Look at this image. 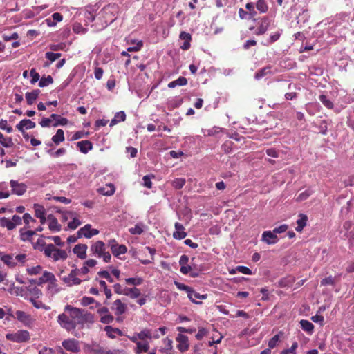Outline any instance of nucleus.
Instances as JSON below:
<instances>
[{"label":"nucleus","mask_w":354,"mask_h":354,"mask_svg":"<svg viewBox=\"0 0 354 354\" xmlns=\"http://www.w3.org/2000/svg\"><path fill=\"white\" fill-rule=\"evenodd\" d=\"M57 322L62 328L68 332H72L77 325H81L83 328L85 324H93L95 317L91 313L84 309L68 304L64 307V313L58 315Z\"/></svg>","instance_id":"f257e3e1"},{"label":"nucleus","mask_w":354,"mask_h":354,"mask_svg":"<svg viewBox=\"0 0 354 354\" xmlns=\"http://www.w3.org/2000/svg\"><path fill=\"white\" fill-rule=\"evenodd\" d=\"M37 249L44 252L45 257L54 262L64 261L68 258L66 250L56 247L53 243H46L43 239L37 241Z\"/></svg>","instance_id":"f03ea898"},{"label":"nucleus","mask_w":354,"mask_h":354,"mask_svg":"<svg viewBox=\"0 0 354 354\" xmlns=\"http://www.w3.org/2000/svg\"><path fill=\"white\" fill-rule=\"evenodd\" d=\"M90 251L93 255L98 258H103L104 262L108 263L111 261V255L109 252H106L105 243L102 241H97L90 247Z\"/></svg>","instance_id":"7ed1b4c3"},{"label":"nucleus","mask_w":354,"mask_h":354,"mask_svg":"<svg viewBox=\"0 0 354 354\" xmlns=\"http://www.w3.org/2000/svg\"><path fill=\"white\" fill-rule=\"evenodd\" d=\"M6 338L13 342L24 343L30 340V335L28 330H19L15 333L6 334Z\"/></svg>","instance_id":"20e7f679"},{"label":"nucleus","mask_w":354,"mask_h":354,"mask_svg":"<svg viewBox=\"0 0 354 354\" xmlns=\"http://www.w3.org/2000/svg\"><path fill=\"white\" fill-rule=\"evenodd\" d=\"M48 283V288L57 286V279L53 273L45 270L41 277L38 278L34 283H37L38 286H42L44 283Z\"/></svg>","instance_id":"39448f33"},{"label":"nucleus","mask_w":354,"mask_h":354,"mask_svg":"<svg viewBox=\"0 0 354 354\" xmlns=\"http://www.w3.org/2000/svg\"><path fill=\"white\" fill-rule=\"evenodd\" d=\"M96 306L99 307L97 313L100 316V322L109 324L114 320V317L110 313L109 310L106 306H101V304L96 302Z\"/></svg>","instance_id":"423d86ee"},{"label":"nucleus","mask_w":354,"mask_h":354,"mask_svg":"<svg viewBox=\"0 0 354 354\" xmlns=\"http://www.w3.org/2000/svg\"><path fill=\"white\" fill-rule=\"evenodd\" d=\"M111 309L114 313L116 317L117 322H122V319L121 318V315L125 313L127 310V304L122 302L121 299H118L113 301L111 306Z\"/></svg>","instance_id":"0eeeda50"},{"label":"nucleus","mask_w":354,"mask_h":354,"mask_svg":"<svg viewBox=\"0 0 354 354\" xmlns=\"http://www.w3.org/2000/svg\"><path fill=\"white\" fill-rule=\"evenodd\" d=\"M15 319L22 323L25 326L30 328L35 319L32 316L24 311L17 310L15 312Z\"/></svg>","instance_id":"6e6552de"},{"label":"nucleus","mask_w":354,"mask_h":354,"mask_svg":"<svg viewBox=\"0 0 354 354\" xmlns=\"http://www.w3.org/2000/svg\"><path fill=\"white\" fill-rule=\"evenodd\" d=\"M62 348L72 353H78L80 351V342L74 338L64 339L62 342Z\"/></svg>","instance_id":"1a4fd4ad"},{"label":"nucleus","mask_w":354,"mask_h":354,"mask_svg":"<svg viewBox=\"0 0 354 354\" xmlns=\"http://www.w3.org/2000/svg\"><path fill=\"white\" fill-rule=\"evenodd\" d=\"M78 271L75 269L71 270L69 274L66 277H63V281L69 286L74 285H80L82 282V279L77 277L78 276Z\"/></svg>","instance_id":"9d476101"},{"label":"nucleus","mask_w":354,"mask_h":354,"mask_svg":"<svg viewBox=\"0 0 354 354\" xmlns=\"http://www.w3.org/2000/svg\"><path fill=\"white\" fill-rule=\"evenodd\" d=\"M10 185L12 189V194L17 196L23 195L27 189V186L24 183H19L17 180H11Z\"/></svg>","instance_id":"9b49d317"},{"label":"nucleus","mask_w":354,"mask_h":354,"mask_svg":"<svg viewBox=\"0 0 354 354\" xmlns=\"http://www.w3.org/2000/svg\"><path fill=\"white\" fill-rule=\"evenodd\" d=\"M258 26L254 32L257 35H264L270 25V20L268 17H263L258 22Z\"/></svg>","instance_id":"f8f14e48"},{"label":"nucleus","mask_w":354,"mask_h":354,"mask_svg":"<svg viewBox=\"0 0 354 354\" xmlns=\"http://www.w3.org/2000/svg\"><path fill=\"white\" fill-rule=\"evenodd\" d=\"M99 234V230L97 229H92L90 224L84 225L77 231L78 237L84 236L85 238L90 239L92 236Z\"/></svg>","instance_id":"ddd939ff"},{"label":"nucleus","mask_w":354,"mask_h":354,"mask_svg":"<svg viewBox=\"0 0 354 354\" xmlns=\"http://www.w3.org/2000/svg\"><path fill=\"white\" fill-rule=\"evenodd\" d=\"M118 12V7L115 3L109 4L104 6L102 10V13L105 17L109 15L112 16V18L110 19L111 21H113L115 19V16L117 15Z\"/></svg>","instance_id":"4468645a"},{"label":"nucleus","mask_w":354,"mask_h":354,"mask_svg":"<svg viewBox=\"0 0 354 354\" xmlns=\"http://www.w3.org/2000/svg\"><path fill=\"white\" fill-rule=\"evenodd\" d=\"M176 341L178 342L177 348L179 351L184 352L189 349L188 337L180 333L178 334Z\"/></svg>","instance_id":"2eb2a0df"},{"label":"nucleus","mask_w":354,"mask_h":354,"mask_svg":"<svg viewBox=\"0 0 354 354\" xmlns=\"http://www.w3.org/2000/svg\"><path fill=\"white\" fill-rule=\"evenodd\" d=\"M87 245L80 243L75 245L73 249V252L74 254L77 255V257L81 259H84L86 258V250H87Z\"/></svg>","instance_id":"dca6fc26"},{"label":"nucleus","mask_w":354,"mask_h":354,"mask_svg":"<svg viewBox=\"0 0 354 354\" xmlns=\"http://www.w3.org/2000/svg\"><path fill=\"white\" fill-rule=\"evenodd\" d=\"M262 241L269 245L274 244L278 241V237L274 231H265L262 234Z\"/></svg>","instance_id":"f3484780"},{"label":"nucleus","mask_w":354,"mask_h":354,"mask_svg":"<svg viewBox=\"0 0 354 354\" xmlns=\"http://www.w3.org/2000/svg\"><path fill=\"white\" fill-rule=\"evenodd\" d=\"M48 221V228L51 232H59L62 226L59 224L57 219L53 215L49 214L47 217Z\"/></svg>","instance_id":"a211bd4d"},{"label":"nucleus","mask_w":354,"mask_h":354,"mask_svg":"<svg viewBox=\"0 0 354 354\" xmlns=\"http://www.w3.org/2000/svg\"><path fill=\"white\" fill-rule=\"evenodd\" d=\"M176 231L173 233V237L176 239L181 240L186 237L187 233L185 232L184 226L176 222L175 223Z\"/></svg>","instance_id":"6ab92c4d"},{"label":"nucleus","mask_w":354,"mask_h":354,"mask_svg":"<svg viewBox=\"0 0 354 354\" xmlns=\"http://www.w3.org/2000/svg\"><path fill=\"white\" fill-rule=\"evenodd\" d=\"M36 126L35 122H32L29 119H24L21 120L17 125L16 128L19 131H23V129H31L35 128Z\"/></svg>","instance_id":"aec40b11"},{"label":"nucleus","mask_w":354,"mask_h":354,"mask_svg":"<svg viewBox=\"0 0 354 354\" xmlns=\"http://www.w3.org/2000/svg\"><path fill=\"white\" fill-rule=\"evenodd\" d=\"M77 147H78L80 152L86 154L93 149V144L91 141L85 140L77 142Z\"/></svg>","instance_id":"412c9836"},{"label":"nucleus","mask_w":354,"mask_h":354,"mask_svg":"<svg viewBox=\"0 0 354 354\" xmlns=\"http://www.w3.org/2000/svg\"><path fill=\"white\" fill-rule=\"evenodd\" d=\"M187 296L193 303L197 304H201V301H196V299H205L207 297V295H201L198 292H196L193 288L189 290L187 293Z\"/></svg>","instance_id":"4be33fe9"},{"label":"nucleus","mask_w":354,"mask_h":354,"mask_svg":"<svg viewBox=\"0 0 354 354\" xmlns=\"http://www.w3.org/2000/svg\"><path fill=\"white\" fill-rule=\"evenodd\" d=\"M308 221V216L304 214H299V218L297 221V226L295 227L297 232H301L306 227Z\"/></svg>","instance_id":"5701e85b"},{"label":"nucleus","mask_w":354,"mask_h":354,"mask_svg":"<svg viewBox=\"0 0 354 354\" xmlns=\"http://www.w3.org/2000/svg\"><path fill=\"white\" fill-rule=\"evenodd\" d=\"M1 260L9 268H15L17 266V262L12 254H1Z\"/></svg>","instance_id":"b1692460"},{"label":"nucleus","mask_w":354,"mask_h":354,"mask_svg":"<svg viewBox=\"0 0 354 354\" xmlns=\"http://www.w3.org/2000/svg\"><path fill=\"white\" fill-rule=\"evenodd\" d=\"M163 343L165 344L164 347H162L159 349V351L164 354H172L171 351L173 348V342L171 339H169L168 337H166L163 339Z\"/></svg>","instance_id":"393cba45"},{"label":"nucleus","mask_w":354,"mask_h":354,"mask_svg":"<svg viewBox=\"0 0 354 354\" xmlns=\"http://www.w3.org/2000/svg\"><path fill=\"white\" fill-rule=\"evenodd\" d=\"M40 92V90L35 89L31 92L26 93L25 97L27 101V104L28 105H32L38 97Z\"/></svg>","instance_id":"a878e982"},{"label":"nucleus","mask_w":354,"mask_h":354,"mask_svg":"<svg viewBox=\"0 0 354 354\" xmlns=\"http://www.w3.org/2000/svg\"><path fill=\"white\" fill-rule=\"evenodd\" d=\"M50 118H52V120H53L55 121V122L54 124H53V127H57L58 125L64 126V125H66L68 122L67 118H63L61 115L55 114V113L51 114Z\"/></svg>","instance_id":"bb28decb"},{"label":"nucleus","mask_w":354,"mask_h":354,"mask_svg":"<svg viewBox=\"0 0 354 354\" xmlns=\"http://www.w3.org/2000/svg\"><path fill=\"white\" fill-rule=\"evenodd\" d=\"M257 10L261 14H265L268 11L269 7L266 0H257L255 3Z\"/></svg>","instance_id":"cd10ccee"},{"label":"nucleus","mask_w":354,"mask_h":354,"mask_svg":"<svg viewBox=\"0 0 354 354\" xmlns=\"http://www.w3.org/2000/svg\"><path fill=\"white\" fill-rule=\"evenodd\" d=\"M104 331L106 333L107 336L111 339H114L115 335H122V331L119 328H113L111 326H105Z\"/></svg>","instance_id":"c85d7f7f"},{"label":"nucleus","mask_w":354,"mask_h":354,"mask_svg":"<svg viewBox=\"0 0 354 354\" xmlns=\"http://www.w3.org/2000/svg\"><path fill=\"white\" fill-rule=\"evenodd\" d=\"M149 349V342H140L136 344V347L134 348V353L136 354H141L142 353H146Z\"/></svg>","instance_id":"c756f323"},{"label":"nucleus","mask_w":354,"mask_h":354,"mask_svg":"<svg viewBox=\"0 0 354 354\" xmlns=\"http://www.w3.org/2000/svg\"><path fill=\"white\" fill-rule=\"evenodd\" d=\"M111 250V252L113 254V256L119 258L120 254H124L127 253V248L124 245H122V244L119 245L118 244L117 246H115L114 248H113Z\"/></svg>","instance_id":"7c9ffc66"},{"label":"nucleus","mask_w":354,"mask_h":354,"mask_svg":"<svg viewBox=\"0 0 354 354\" xmlns=\"http://www.w3.org/2000/svg\"><path fill=\"white\" fill-rule=\"evenodd\" d=\"M29 294L32 296L31 298L39 299L42 295L41 290L35 286H29L27 288Z\"/></svg>","instance_id":"2f4dec72"},{"label":"nucleus","mask_w":354,"mask_h":354,"mask_svg":"<svg viewBox=\"0 0 354 354\" xmlns=\"http://www.w3.org/2000/svg\"><path fill=\"white\" fill-rule=\"evenodd\" d=\"M187 84V80L184 77H180L177 80L170 82L168 84V87L174 88L177 86H185Z\"/></svg>","instance_id":"473e14b6"},{"label":"nucleus","mask_w":354,"mask_h":354,"mask_svg":"<svg viewBox=\"0 0 354 354\" xmlns=\"http://www.w3.org/2000/svg\"><path fill=\"white\" fill-rule=\"evenodd\" d=\"M64 140V132L62 129H58L52 137V141L56 145H59Z\"/></svg>","instance_id":"72a5a7b5"},{"label":"nucleus","mask_w":354,"mask_h":354,"mask_svg":"<svg viewBox=\"0 0 354 354\" xmlns=\"http://www.w3.org/2000/svg\"><path fill=\"white\" fill-rule=\"evenodd\" d=\"M0 225L2 227L7 228L8 230H12L15 228V224L12 223V221L6 217H2L0 218Z\"/></svg>","instance_id":"f704fd0d"},{"label":"nucleus","mask_w":354,"mask_h":354,"mask_svg":"<svg viewBox=\"0 0 354 354\" xmlns=\"http://www.w3.org/2000/svg\"><path fill=\"white\" fill-rule=\"evenodd\" d=\"M300 325L303 330L312 333L314 329V325L309 321L302 319L300 321Z\"/></svg>","instance_id":"c9c22d12"},{"label":"nucleus","mask_w":354,"mask_h":354,"mask_svg":"<svg viewBox=\"0 0 354 354\" xmlns=\"http://www.w3.org/2000/svg\"><path fill=\"white\" fill-rule=\"evenodd\" d=\"M52 18L55 21H52L50 19H47L46 23L49 26H55L57 22L62 21L63 17L59 12H55L52 15Z\"/></svg>","instance_id":"e433bc0d"},{"label":"nucleus","mask_w":354,"mask_h":354,"mask_svg":"<svg viewBox=\"0 0 354 354\" xmlns=\"http://www.w3.org/2000/svg\"><path fill=\"white\" fill-rule=\"evenodd\" d=\"M34 210H35V216L38 218L46 216V209L41 205L35 204L34 205Z\"/></svg>","instance_id":"4c0bfd02"},{"label":"nucleus","mask_w":354,"mask_h":354,"mask_svg":"<svg viewBox=\"0 0 354 354\" xmlns=\"http://www.w3.org/2000/svg\"><path fill=\"white\" fill-rule=\"evenodd\" d=\"M313 193V191L311 189H308L298 195V196L296 198V201H304L306 200L309 196H310Z\"/></svg>","instance_id":"58836bf2"},{"label":"nucleus","mask_w":354,"mask_h":354,"mask_svg":"<svg viewBox=\"0 0 354 354\" xmlns=\"http://www.w3.org/2000/svg\"><path fill=\"white\" fill-rule=\"evenodd\" d=\"M140 340H145V339H152V332L151 330L145 328L140 333H138V337Z\"/></svg>","instance_id":"ea45409f"},{"label":"nucleus","mask_w":354,"mask_h":354,"mask_svg":"<svg viewBox=\"0 0 354 354\" xmlns=\"http://www.w3.org/2000/svg\"><path fill=\"white\" fill-rule=\"evenodd\" d=\"M46 238L44 235H41V239ZM46 239L52 240L54 241V244L56 247H64V242L62 241L60 236H46Z\"/></svg>","instance_id":"a19ab883"},{"label":"nucleus","mask_w":354,"mask_h":354,"mask_svg":"<svg viewBox=\"0 0 354 354\" xmlns=\"http://www.w3.org/2000/svg\"><path fill=\"white\" fill-rule=\"evenodd\" d=\"M185 183H186V181H185V178H175L171 182V185L175 189H181L185 185Z\"/></svg>","instance_id":"79ce46f5"},{"label":"nucleus","mask_w":354,"mask_h":354,"mask_svg":"<svg viewBox=\"0 0 354 354\" xmlns=\"http://www.w3.org/2000/svg\"><path fill=\"white\" fill-rule=\"evenodd\" d=\"M42 271V267L39 265L26 268V272L30 275H37Z\"/></svg>","instance_id":"37998d69"},{"label":"nucleus","mask_w":354,"mask_h":354,"mask_svg":"<svg viewBox=\"0 0 354 354\" xmlns=\"http://www.w3.org/2000/svg\"><path fill=\"white\" fill-rule=\"evenodd\" d=\"M320 102L328 109L333 108V103L325 95H321L319 97Z\"/></svg>","instance_id":"c03bdc74"},{"label":"nucleus","mask_w":354,"mask_h":354,"mask_svg":"<svg viewBox=\"0 0 354 354\" xmlns=\"http://www.w3.org/2000/svg\"><path fill=\"white\" fill-rule=\"evenodd\" d=\"M129 232L131 234L140 235V234H141L144 232V230H143V224L138 223V224L136 225L133 227L129 228Z\"/></svg>","instance_id":"a18cd8bd"},{"label":"nucleus","mask_w":354,"mask_h":354,"mask_svg":"<svg viewBox=\"0 0 354 354\" xmlns=\"http://www.w3.org/2000/svg\"><path fill=\"white\" fill-rule=\"evenodd\" d=\"M125 283L128 285L140 286L143 283V279L140 277H130L125 279Z\"/></svg>","instance_id":"49530a36"},{"label":"nucleus","mask_w":354,"mask_h":354,"mask_svg":"<svg viewBox=\"0 0 354 354\" xmlns=\"http://www.w3.org/2000/svg\"><path fill=\"white\" fill-rule=\"evenodd\" d=\"M53 82V79L50 75H48L46 77H42L39 82V87L47 86L49 84H52Z\"/></svg>","instance_id":"de8ad7c7"},{"label":"nucleus","mask_w":354,"mask_h":354,"mask_svg":"<svg viewBox=\"0 0 354 354\" xmlns=\"http://www.w3.org/2000/svg\"><path fill=\"white\" fill-rule=\"evenodd\" d=\"M245 8L248 10V14L250 17H253L257 15V12L255 10V3L249 2L245 4Z\"/></svg>","instance_id":"09e8293b"},{"label":"nucleus","mask_w":354,"mask_h":354,"mask_svg":"<svg viewBox=\"0 0 354 354\" xmlns=\"http://www.w3.org/2000/svg\"><path fill=\"white\" fill-rule=\"evenodd\" d=\"M270 72V68L266 67L258 71L255 74V78L259 80Z\"/></svg>","instance_id":"8fccbe9b"},{"label":"nucleus","mask_w":354,"mask_h":354,"mask_svg":"<svg viewBox=\"0 0 354 354\" xmlns=\"http://www.w3.org/2000/svg\"><path fill=\"white\" fill-rule=\"evenodd\" d=\"M71 218H73V221L68 223V227L71 230H75L81 225L82 223L77 218L75 217V216Z\"/></svg>","instance_id":"3c124183"},{"label":"nucleus","mask_w":354,"mask_h":354,"mask_svg":"<svg viewBox=\"0 0 354 354\" xmlns=\"http://www.w3.org/2000/svg\"><path fill=\"white\" fill-rule=\"evenodd\" d=\"M61 53H55L53 52H47L45 54V57L46 59L50 61V62H55L56 59H59L61 57Z\"/></svg>","instance_id":"603ef678"},{"label":"nucleus","mask_w":354,"mask_h":354,"mask_svg":"<svg viewBox=\"0 0 354 354\" xmlns=\"http://www.w3.org/2000/svg\"><path fill=\"white\" fill-rule=\"evenodd\" d=\"M0 129L6 130L7 133H11L13 131L12 127L8 125V121L3 119L0 120Z\"/></svg>","instance_id":"864d4df0"},{"label":"nucleus","mask_w":354,"mask_h":354,"mask_svg":"<svg viewBox=\"0 0 354 354\" xmlns=\"http://www.w3.org/2000/svg\"><path fill=\"white\" fill-rule=\"evenodd\" d=\"M66 150L64 148H59L56 151L53 152L52 150H48V153L55 158L59 157L61 156H63L66 153Z\"/></svg>","instance_id":"5fc2aeb1"},{"label":"nucleus","mask_w":354,"mask_h":354,"mask_svg":"<svg viewBox=\"0 0 354 354\" xmlns=\"http://www.w3.org/2000/svg\"><path fill=\"white\" fill-rule=\"evenodd\" d=\"M321 286H325L328 285L334 286L335 285V279L332 276H329L328 277L324 278L321 281Z\"/></svg>","instance_id":"6e6d98bb"},{"label":"nucleus","mask_w":354,"mask_h":354,"mask_svg":"<svg viewBox=\"0 0 354 354\" xmlns=\"http://www.w3.org/2000/svg\"><path fill=\"white\" fill-rule=\"evenodd\" d=\"M88 134H89L88 132H85L84 131H76L72 137V140H79L83 137H87L88 136Z\"/></svg>","instance_id":"4d7b16f0"},{"label":"nucleus","mask_w":354,"mask_h":354,"mask_svg":"<svg viewBox=\"0 0 354 354\" xmlns=\"http://www.w3.org/2000/svg\"><path fill=\"white\" fill-rule=\"evenodd\" d=\"M279 341V334L275 335L268 342V347H269V348L270 349L274 348L277 346V344Z\"/></svg>","instance_id":"13d9d810"},{"label":"nucleus","mask_w":354,"mask_h":354,"mask_svg":"<svg viewBox=\"0 0 354 354\" xmlns=\"http://www.w3.org/2000/svg\"><path fill=\"white\" fill-rule=\"evenodd\" d=\"M97 274L99 275V277L106 279L109 282H111V283L113 282V279L108 271H106V270L100 271V272H98Z\"/></svg>","instance_id":"bf43d9fd"},{"label":"nucleus","mask_w":354,"mask_h":354,"mask_svg":"<svg viewBox=\"0 0 354 354\" xmlns=\"http://www.w3.org/2000/svg\"><path fill=\"white\" fill-rule=\"evenodd\" d=\"M30 76L32 77L31 80H30V83L32 84H35L37 82H38V80H39V74L36 72L35 69L32 68L30 70Z\"/></svg>","instance_id":"052dcab7"},{"label":"nucleus","mask_w":354,"mask_h":354,"mask_svg":"<svg viewBox=\"0 0 354 354\" xmlns=\"http://www.w3.org/2000/svg\"><path fill=\"white\" fill-rule=\"evenodd\" d=\"M208 334V330L205 328H199L197 334L196 335V338L198 340L202 339L205 336Z\"/></svg>","instance_id":"680f3d73"},{"label":"nucleus","mask_w":354,"mask_h":354,"mask_svg":"<svg viewBox=\"0 0 354 354\" xmlns=\"http://www.w3.org/2000/svg\"><path fill=\"white\" fill-rule=\"evenodd\" d=\"M298 347V344L297 342L292 343L291 347L288 349H285L282 351V354H295V351Z\"/></svg>","instance_id":"e2e57ef3"},{"label":"nucleus","mask_w":354,"mask_h":354,"mask_svg":"<svg viewBox=\"0 0 354 354\" xmlns=\"http://www.w3.org/2000/svg\"><path fill=\"white\" fill-rule=\"evenodd\" d=\"M95 302V303L97 302L95 300V299H93V297H83L82 300H81V304L84 306H88V305H90L91 304H93Z\"/></svg>","instance_id":"0e129e2a"},{"label":"nucleus","mask_w":354,"mask_h":354,"mask_svg":"<svg viewBox=\"0 0 354 354\" xmlns=\"http://www.w3.org/2000/svg\"><path fill=\"white\" fill-rule=\"evenodd\" d=\"M35 298H30V301L32 304V305L37 309L39 308H45L46 309L45 304H44L41 301L37 300Z\"/></svg>","instance_id":"69168bd1"},{"label":"nucleus","mask_w":354,"mask_h":354,"mask_svg":"<svg viewBox=\"0 0 354 354\" xmlns=\"http://www.w3.org/2000/svg\"><path fill=\"white\" fill-rule=\"evenodd\" d=\"M232 142H230V141H226L225 142L222 146H221V148L223 149V151L226 153H229L231 152L232 151Z\"/></svg>","instance_id":"338daca9"},{"label":"nucleus","mask_w":354,"mask_h":354,"mask_svg":"<svg viewBox=\"0 0 354 354\" xmlns=\"http://www.w3.org/2000/svg\"><path fill=\"white\" fill-rule=\"evenodd\" d=\"M236 270L238 272L245 274H252L251 270L246 266H239L236 267Z\"/></svg>","instance_id":"774afa93"}]
</instances>
